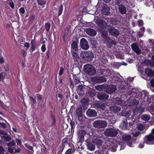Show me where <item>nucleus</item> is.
I'll return each mask as SVG.
<instances>
[{"instance_id": "nucleus-1", "label": "nucleus", "mask_w": 154, "mask_h": 154, "mask_svg": "<svg viewBox=\"0 0 154 154\" xmlns=\"http://www.w3.org/2000/svg\"><path fill=\"white\" fill-rule=\"evenodd\" d=\"M84 70L88 75H93L96 73V70L94 67L90 64H87L84 66Z\"/></svg>"}, {"instance_id": "nucleus-2", "label": "nucleus", "mask_w": 154, "mask_h": 154, "mask_svg": "<svg viewBox=\"0 0 154 154\" xmlns=\"http://www.w3.org/2000/svg\"><path fill=\"white\" fill-rule=\"evenodd\" d=\"M81 57L86 61H90L94 58V55L92 52L90 51L82 52L80 54Z\"/></svg>"}, {"instance_id": "nucleus-3", "label": "nucleus", "mask_w": 154, "mask_h": 154, "mask_svg": "<svg viewBox=\"0 0 154 154\" xmlns=\"http://www.w3.org/2000/svg\"><path fill=\"white\" fill-rule=\"evenodd\" d=\"M119 130L113 128L107 129L104 132L105 135L107 137H114L116 136Z\"/></svg>"}, {"instance_id": "nucleus-4", "label": "nucleus", "mask_w": 154, "mask_h": 154, "mask_svg": "<svg viewBox=\"0 0 154 154\" xmlns=\"http://www.w3.org/2000/svg\"><path fill=\"white\" fill-rule=\"evenodd\" d=\"M107 125L105 121L98 120L94 121L93 123V126L95 128H102L105 127Z\"/></svg>"}, {"instance_id": "nucleus-5", "label": "nucleus", "mask_w": 154, "mask_h": 154, "mask_svg": "<svg viewBox=\"0 0 154 154\" xmlns=\"http://www.w3.org/2000/svg\"><path fill=\"white\" fill-rule=\"evenodd\" d=\"M85 142L87 149L88 150L91 151L94 150L95 146L93 140H91L90 139H87L85 141Z\"/></svg>"}, {"instance_id": "nucleus-6", "label": "nucleus", "mask_w": 154, "mask_h": 154, "mask_svg": "<svg viewBox=\"0 0 154 154\" xmlns=\"http://www.w3.org/2000/svg\"><path fill=\"white\" fill-rule=\"evenodd\" d=\"M107 30L108 32L111 35L114 37H117L119 35V31L111 26H108Z\"/></svg>"}, {"instance_id": "nucleus-7", "label": "nucleus", "mask_w": 154, "mask_h": 154, "mask_svg": "<svg viewBox=\"0 0 154 154\" xmlns=\"http://www.w3.org/2000/svg\"><path fill=\"white\" fill-rule=\"evenodd\" d=\"M100 11L102 13L105 15L108 16L110 14L109 7L106 4H103L102 5L101 7Z\"/></svg>"}, {"instance_id": "nucleus-8", "label": "nucleus", "mask_w": 154, "mask_h": 154, "mask_svg": "<svg viewBox=\"0 0 154 154\" xmlns=\"http://www.w3.org/2000/svg\"><path fill=\"white\" fill-rule=\"evenodd\" d=\"M106 78L102 76H95L91 79L92 81L94 83H101L106 81Z\"/></svg>"}, {"instance_id": "nucleus-9", "label": "nucleus", "mask_w": 154, "mask_h": 154, "mask_svg": "<svg viewBox=\"0 0 154 154\" xmlns=\"http://www.w3.org/2000/svg\"><path fill=\"white\" fill-rule=\"evenodd\" d=\"M80 45L81 48L84 50H87L89 48L87 41L85 38H82L80 41Z\"/></svg>"}, {"instance_id": "nucleus-10", "label": "nucleus", "mask_w": 154, "mask_h": 154, "mask_svg": "<svg viewBox=\"0 0 154 154\" xmlns=\"http://www.w3.org/2000/svg\"><path fill=\"white\" fill-rule=\"evenodd\" d=\"M116 89V86L114 85H110L107 86L105 91L108 94H111L114 93Z\"/></svg>"}, {"instance_id": "nucleus-11", "label": "nucleus", "mask_w": 154, "mask_h": 154, "mask_svg": "<svg viewBox=\"0 0 154 154\" xmlns=\"http://www.w3.org/2000/svg\"><path fill=\"white\" fill-rule=\"evenodd\" d=\"M86 114L88 117H94L97 116V112L94 109H88L87 111Z\"/></svg>"}, {"instance_id": "nucleus-12", "label": "nucleus", "mask_w": 154, "mask_h": 154, "mask_svg": "<svg viewBox=\"0 0 154 154\" xmlns=\"http://www.w3.org/2000/svg\"><path fill=\"white\" fill-rule=\"evenodd\" d=\"M87 92L86 88L82 85H79L77 88V93L80 96L84 95Z\"/></svg>"}, {"instance_id": "nucleus-13", "label": "nucleus", "mask_w": 154, "mask_h": 154, "mask_svg": "<svg viewBox=\"0 0 154 154\" xmlns=\"http://www.w3.org/2000/svg\"><path fill=\"white\" fill-rule=\"evenodd\" d=\"M97 97L98 99L104 101L107 100L109 97V96L105 93L102 92L98 93Z\"/></svg>"}, {"instance_id": "nucleus-14", "label": "nucleus", "mask_w": 154, "mask_h": 154, "mask_svg": "<svg viewBox=\"0 0 154 154\" xmlns=\"http://www.w3.org/2000/svg\"><path fill=\"white\" fill-rule=\"evenodd\" d=\"M71 28V26L69 25L67 26L64 29V32L62 36V39L64 43H65L66 42V37L68 35V33L69 31V29Z\"/></svg>"}, {"instance_id": "nucleus-15", "label": "nucleus", "mask_w": 154, "mask_h": 154, "mask_svg": "<svg viewBox=\"0 0 154 154\" xmlns=\"http://www.w3.org/2000/svg\"><path fill=\"white\" fill-rule=\"evenodd\" d=\"M82 113V110L81 107L76 109V114L78 117L79 120L80 121H82L83 119Z\"/></svg>"}, {"instance_id": "nucleus-16", "label": "nucleus", "mask_w": 154, "mask_h": 154, "mask_svg": "<svg viewBox=\"0 0 154 154\" xmlns=\"http://www.w3.org/2000/svg\"><path fill=\"white\" fill-rule=\"evenodd\" d=\"M139 96H140L141 99L145 101L146 100H148L149 98V94L146 91H142L140 94H139Z\"/></svg>"}, {"instance_id": "nucleus-17", "label": "nucleus", "mask_w": 154, "mask_h": 154, "mask_svg": "<svg viewBox=\"0 0 154 154\" xmlns=\"http://www.w3.org/2000/svg\"><path fill=\"white\" fill-rule=\"evenodd\" d=\"M86 133V131L85 130L79 131L78 133V135L79 138V141L81 143H82L84 140V136Z\"/></svg>"}, {"instance_id": "nucleus-18", "label": "nucleus", "mask_w": 154, "mask_h": 154, "mask_svg": "<svg viewBox=\"0 0 154 154\" xmlns=\"http://www.w3.org/2000/svg\"><path fill=\"white\" fill-rule=\"evenodd\" d=\"M108 48H110L113 45H116V43L114 40L110 38H107L105 41Z\"/></svg>"}, {"instance_id": "nucleus-19", "label": "nucleus", "mask_w": 154, "mask_h": 154, "mask_svg": "<svg viewBox=\"0 0 154 154\" xmlns=\"http://www.w3.org/2000/svg\"><path fill=\"white\" fill-rule=\"evenodd\" d=\"M86 32L88 35L91 36H95L97 33V32L95 30L91 28L87 29Z\"/></svg>"}, {"instance_id": "nucleus-20", "label": "nucleus", "mask_w": 154, "mask_h": 154, "mask_svg": "<svg viewBox=\"0 0 154 154\" xmlns=\"http://www.w3.org/2000/svg\"><path fill=\"white\" fill-rule=\"evenodd\" d=\"M131 48L132 50L137 54H141V51L137 44L135 43H133L131 45Z\"/></svg>"}, {"instance_id": "nucleus-21", "label": "nucleus", "mask_w": 154, "mask_h": 154, "mask_svg": "<svg viewBox=\"0 0 154 154\" xmlns=\"http://www.w3.org/2000/svg\"><path fill=\"white\" fill-rule=\"evenodd\" d=\"M144 140L146 143L149 144L150 142L154 140V136L152 134H150L145 137Z\"/></svg>"}, {"instance_id": "nucleus-22", "label": "nucleus", "mask_w": 154, "mask_h": 154, "mask_svg": "<svg viewBox=\"0 0 154 154\" xmlns=\"http://www.w3.org/2000/svg\"><path fill=\"white\" fill-rule=\"evenodd\" d=\"M97 22L98 26L101 28L104 29L106 28V23L104 20H98Z\"/></svg>"}, {"instance_id": "nucleus-23", "label": "nucleus", "mask_w": 154, "mask_h": 154, "mask_svg": "<svg viewBox=\"0 0 154 154\" xmlns=\"http://www.w3.org/2000/svg\"><path fill=\"white\" fill-rule=\"evenodd\" d=\"M87 94L91 97H93L96 94V91L95 89L89 88L87 92Z\"/></svg>"}, {"instance_id": "nucleus-24", "label": "nucleus", "mask_w": 154, "mask_h": 154, "mask_svg": "<svg viewBox=\"0 0 154 154\" xmlns=\"http://www.w3.org/2000/svg\"><path fill=\"white\" fill-rule=\"evenodd\" d=\"M110 108L112 112L115 113L119 112L121 109L120 106L116 105L111 106L110 107Z\"/></svg>"}, {"instance_id": "nucleus-25", "label": "nucleus", "mask_w": 154, "mask_h": 154, "mask_svg": "<svg viewBox=\"0 0 154 154\" xmlns=\"http://www.w3.org/2000/svg\"><path fill=\"white\" fill-rule=\"evenodd\" d=\"M30 44L31 47L30 48V51L31 53L33 52L36 48V41L35 40H32L31 41Z\"/></svg>"}, {"instance_id": "nucleus-26", "label": "nucleus", "mask_w": 154, "mask_h": 154, "mask_svg": "<svg viewBox=\"0 0 154 154\" xmlns=\"http://www.w3.org/2000/svg\"><path fill=\"white\" fill-rule=\"evenodd\" d=\"M145 73L149 77H152L154 75L153 70L149 68H147L145 69Z\"/></svg>"}, {"instance_id": "nucleus-27", "label": "nucleus", "mask_w": 154, "mask_h": 154, "mask_svg": "<svg viewBox=\"0 0 154 154\" xmlns=\"http://www.w3.org/2000/svg\"><path fill=\"white\" fill-rule=\"evenodd\" d=\"M130 86L129 85L125 84V85H120L119 87V89L120 90H124L125 91H127L130 88Z\"/></svg>"}, {"instance_id": "nucleus-28", "label": "nucleus", "mask_w": 154, "mask_h": 154, "mask_svg": "<svg viewBox=\"0 0 154 154\" xmlns=\"http://www.w3.org/2000/svg\"><path fill=\"white\" fill-rule=\"evenodd\" d=\"M119 12L122 14H124L126 12V9L125 7L122 4L119 6Z\"/></svg>"}, {"instance_id": "nucleus-29", "label": "nucleus", "mask_w": 154, "mask_h": 154, "mask_svg": "<svg viewBox=\"0 0 154 154\" xmlns=\"http://www.w3.org/2000/svg\"><path fill=\"white\" fill-rule=\"evenodd\" d=\"M120 126L122 128V129H125L127 128L128 125L127 120L126 119H124L121 123Z\"/></svg>"}, {"instance_id": "nucleus-30", "label": "nucleus", "mask_w": 154, "mask_h": 154, "mask_svg": "<svg viewBox=\"0 0 154 154\" xmlns=\"http://www.w3.org/2000/svg\"><path fill=\"white\" fill-rule=\"evenodd\" d=\"M72 56L75 63H78L80 58L79 55L75 52H73L72 53Z\"/></svg>"}, {"instance_id": "nucleus-31", "label": "nucleus", "mask_w": 154, "mask_h": 154, "mask_svg": "<svg viewBox=\"0 0 154 154\" xmlns=\"http://www.w3.org/2000/svg\"><path fill=\"white\" fill-rule=\"evenodd\" d=\"M139 104V101L135 99H134L131 102V105L132 107H135L137 106Z\"/></svg>"}, {"instance_id": "nucleus-32", "label": "nucleus", "mask_w": 154, "mask_h": 154, "mask_svg": "<svg viewBox=\"0 0 154 154\" xmlns=\"http://www.w3.org/2000/svg\"><path fill=\"white\" fill-rule=\"evenodd\" d=\"M95 144H96L97 146H101L102 144V140L98 138H95L93 139Z\"/></svg>"}, {"instance_id": "nucleus-33", "label": "nucleus", "mask_w": 154, "mask_h": 154, "mask_svg": "<svg viewBox=\"0 0 154 154\" xmlns=\"http://www.w3.org/2000/svg\"><path fill=\"white\" fill-rule=\"evenodd\" d=\"M71 46L74 51H76L77 50L78 48L77 43L76 42L73 41Z\"/></svg>"}, {"instance_id": "nucleus-34", "label": "nucleus", "mask_w": 154, "mask_h": 154, "mask_svg": "<svg viewBox=\"0 0 154 154\" xmlns=\"http://www.w3.org/2000/svg\"><path fill=\"white\" fill-rule=\"evenodd\" d=\"M51 27V25L50 23L48 22L47 23H45V29L46 32H48L50 30Z\"/></svg>"}, {"instance_id": "nucleus-35", "label": "nucleus", "mask_w": 154, "mask_h": 154, "mask_svg": "<svg viewBox=\"0 0 154 154\" xmlns=\"http://www.w3.org/2000/svg\"><path fill=\"white\" fill-rule=\"evenodd\" d=\"M63 11V6L62 4L59 6L58 8V17L60 16L62 14Z\"/></svg>"}, {"instance_id": "nucleus-36", "label": "nucleus", "mask_w": 154, "mask_h": 154, "mask_svg": "<svg viewBox=\"0 0 154 154\" xmlns=\"http://www.w3.org/2000/svg\"><path fill=\"white\" fill-rule=\"evenodd\" d=\"M141 119L145 121H148L150 119V117L148 115L145 114L142 115L141 117Z\"/></svg>"}, {"instance_id": "nucleus-37", "label": "nucleus", "mask_w": 154, "mask_h": 154, "mask_svg": "<svg viewBox=\"0 0 154 154\" xmlns=\"http://www.w3.org/2000/svg\"><path fill=\"white\" fill-rule=\"evenodd\" d=\"M131 136L130 135L123 136L122 137V140L126 141H129L131 139Z\"/></svg>"}, {"instance_id": "nucleus-38", "label": "nucleus", "mask_w": 154, "mask_h": 154, "mask_svg": "<svg viewBox=\"0 0 154 154\" xmlns=\"http://www.w3.org/2000/svg\"><path fill=\"white\" fill-rule=\"evenodd\" d=\"M91 42L92 45L93 46L92 47H93L94 48H95L97 47V42L94 39H92L91 40Z\"/></svg>"}, {"instance_id": "nucleus-39", "label": "nucleus", "mask_w": 154, "mask_h": 154, "mask_svg": "<svg viewBox=\"0 0 154 154\" xmlns=\"http://www.w3.org/2000/svg\"><path fill=\"white\" fill-rule=\"evenodd\" d=\"M51 118L53 120V122H52V125H55L56 122V119L55 116L51 113Z\"/></svg>"}, {"instance_id": "nucleus-40", "label": "nucleus", "mask_w": 154, "mask_h": 154, "mask_svg": "<svg viewBox=\"0 0 154 154\" xmlns=\"http://www.w3.org/2000/svg\"><path fill=\"white\" fill-rule=\"evenodd\" d=\"M73 79H74V82L75 85L80 82V79L78 78L75 75L73 76Z\"/></svg>"}, {"instance_id": "nucleus-41", "label": "nucleus", "mask_w": 154, "mask_h": 154, "mask_svg": "<svg viewBox=\"0 0 154 154\" xmlns=\"http://www.w3.org/2000/svg\"><path fill=\"white\" fill-rule=\"evenodd\" d=\"M101 35L102 37L104 39L105 41L107 39V38H109L107 36V32H103L101 33Z\"/></svg>"}, {"instance_id": "nucleus-42", "label": "nucleus", "mask_w": 154, "mask_h": 154, "mask_svg": "<svg viewBox=\"0 0 154 154\" xmlns=\"http://www.w3.org/2000/svg\"><path fill=\"white\" fill-rule=\"evenodd\" d=\"M70 124L71 127V131H72V130H74L75 125V122L74 121H73L72 120L71 121Z\"/></svg>"}, {"instance_id": "nucleus-43", "label": "nucleus", "mask_w": 154, "mask_h": 154, "mask_svg": "<svg viewBox=\"0 0 154 154\" xmlns=\"http://www.w3.org/2000/svg\"><path fill=\"white\" fill-rule=\"evenodd\" d=\"M123 100L121 99L120 98L118 99L115 100V103L116 104L118 105H122Z\"/></svg>"}, {"instance_id": "nucleus-44", "label": "nucleus", "mask_w": 154, "mask_h": 154, "mask_svg": "<svg viewBox=\"0 0 154 154\" xmlns=\"http://www.w3.org/2000/svg\"><path fill=\"white\" fill-rule=\"evenodd\" d=\"M37 1L38 4L41 6H43L46 3L45 1L44 0H37Z\"/></svg>"}, {"instance_id": "nucleus-45", "label": "nucleus", "mask_w": 154, "mask_h": 154, "mask_svg": "<svg viewBox=\"0 0 154 154\" xmlns=\"http://www.w3.org/2000/svg\"><path fill=\"white\" fill-rule=\"evenodd\" d=\"M9 3L8 4L9 5L11 8L13 9H14V4L12 0L9 1Z\"/></svg>"}, {"instance_id": "nucleus-46", "label": "nucleus", "mask_w": 154, "mask_h": 154, "mask_svg": "<svg viewBox=\"0 0 154 154\" xmlns=\"http://www.w3.org/2000/svg\"><path fill=\"white\" fill-rule=\"evenodd\" d=\"M95 88L97 90L101 91L102 90L103 88V85H101L96 86H95Z\"/></svg>"}, {"instance_id": "nucleus-47", "label": "nucleus", "mask_w": 154, "mask_h": 154, "mask_svg": "<svg viewBox=\"0 0 154 154\" xmlns=\"http://www.w3.org/2000/svg\"><path fill=\"white\" fill-rule=\"evenodd\" d=\"M35 17L33 15H30L29 17V23L32 24L34 21Z\"/></svg>"}, {"instance_id": "nucleus-48", "label": "nucleus", "mask_w": 154, "mask_h": 154, "mask_svg": "<svg viewBox=\"0 0 154 154\" xmlns=\"http://www.w3.org/2000/svg\"><path fill=\"white\" fill-rule=\"evenodd\" d=\"M15 144L16 143L15 141L13 140L8 143V146L9 147H12L14 146Z\"/></svg>"}, {"instance_id": "nucleus-49", "label": "nucleus", "mask_w": 154, "mask_h": 154, "mask_svg": "<svg viewBox=\"0 0 154 154\" xmlns=\"http://www.w3.org/2000/svg\"><path fill=\"white\" fill-rule=\"evenodd\" d=\"M70 87L72 89H73L74 86V83L71 78H70Z\"/></svg>"}, {"instance_id": "nucleus-50", "label": "nucleus", "mask_w": 154, "mask_h": 154, "mask_svg": "<svg viewBox=\"0 0 154 154\" xmlns=\"http://www.w3.org/2000/svg\"><path fill=\"white\" fill-rule=\"evenodd\" d=\"M24 145L28 149H29L30 150H32L33 151V152H34V150L33 149V147L32 146H30L27 143H25L24 144Z\"/></svg>"}, {"instance_id": "nucleus-51", "label": "nucleus", "mask_w": 154, "mask_h": 154, "mask_svg": "<svg viewBox=\"0 0 154 154\" xmlns=\"http://www.w3.org/2000/svg\"><path fill=\"white\" fill-rule=\"evenodd\" d=\"M88 102V100L87 99L84 98L81 100V102L84 105H85Z\"/></svg>"}, {"instance_id": "nucleus-52", "label": "nucleus", "mask_w": 154, "mask_h": 154, "mask_svg": "<svg viewBox=\"0 0 154 154\" xmlns=\"http://www.w3.org/2000/svg\"><path fill=\"white\" fill-rule=\"evenodd\" d=\"M7 75L6 73L5 72H2L0 73V77L2 79L5 78Z\"/></svg>"}, {"instance_id": "nucleus-53", "label": "nucleus", "mask_w": 154, "mask_h": 154, "mask_svg": "<svg viewBox=\"0 0 154 154\" xmlns=\"http://www.w3.org/2000/svg\"><path fill=\"white\" fill-rule=\"evenodd\" d=\"M29 97L32 104H35L36 103V100L32 96H29Z\"/></svg>"}, {"instance_id": "nucleus-54", "label": "nucleus", "mask_w": 154, "mask_h": 154, "mask_svg": "<svg viewBox=\"0 0 154 154\" xmlns=\"http://www.w3.org/2000/svg\"><path fill=\"white\" fill-rule=\"evenodd\" d=\"M138 26L139 27L142 26L143 25V21L142 20H139L137 21Z\"/></svg>"}, {"instance_id": "nucleus-55", "label": "nucleus", "mask_w": 154, "mask_h": 154, "mask_svg": "<svg viewBox=\"0 0 154 154\" xmlns=\"http://www.w3.org/2000/svg\"><path fill=\"white\" fill-rule=\"evenodd\" d=\"M19 11L20 13L22 14H23L25 12V10L23 7L20 8L19 9Z\"/></svg>"}, {"instance_id": "nucleus-56", "label": "nucleus", "mask_w": 154, "mask_h": 154, "mask_svg": "<svg viewBox=\"0 0 154 154\" xmlns=\"http://www.w3.org/2000/svg\"><path fill=\"white\" fill-rule=\"evenodd\" d=\"M0 127L5 129L6 127V125L4 123L0 122Z\"/></svg>"}, {"instance_id": "nucleus-57", "label": "nucleus", "mask_w": 154, "mask_h": 154, "mask_svg": "<svg viewBox=\"0 0 154 154\" xmlns=\"http://www.w3.org/2000/svg\"><path fill=\"white\" fill-rule=\"evenodd\" d=\"M46 45L45 44H43L41 47V50L43 52H45L46 50Z\"/></svg>"}, {"instance_id": "nucleus-58", "label": "nucleus", "mask_w": 154, "mask_h": 154, "mask_svg": "<svg viewBox=\"0 0 154 154\" xmlns=\"http://www.w3.org/2000/svg\"><path fill=\"white\" fill-rule=\"evenodd\" d=\"M5 149L2 146H0V154H4L5 153Z\"/></svg>"}, {"instance_id": "nucleus-59", "label": "nucleus", "mask_w": 154, "mask_h": 154, "mask_svg": "<svg viewBox=\"0 0 154 154\" xmlns=\"http://www.w3.org/2000/svg\"><path fill=\"white\" fill-rule=\"evenodd\" d=\"M37 100H42V95L40 94H36Z\"/></svg>"}, {"instance_id": "nucleus-60", "label": "nucleus", "mask_w": 154, "mask_h": 154, "mask_svg": "<svg viewBox=\"0 0 154 154\" xmlns=\"http://www.w3.org/2000/svg\"><path fill=\"white\" fill-rule=\"evenodd\" d=\"M16 141L17 145H20L22 143V142L20 140L16 138Z\"/></svg>"}, {"instance_id": "nucleus-61", "label": "nucleus", "mask_w": 154, "mask_h": 154, "mask_svg": "<svg viewBox=\"0 0 154 154\" xmlns=\"http://www.w3.org/2000/svg\"><path fill=\"white\" fill-rule=\"evenodd\" d=\"M63 70H64L63 68L62 67H61L60 68V70L59 72V75H60V76L63 74Z\"/></svg>"}, {"instance_id": "nucleus-62", "label": "nucleus", "mask_w": 154, "mask_h": 154, "mask_svg": "<svg viewBox=\"0 0 154 154\" xmlns=\"http://www.w3.org/2000/svg\"><path fill=\"white\" fill-rule=\"evenodd\" d=\"M72 151V149L70 148L68 149L66 151V152L65 154H72L71 152Z\"/></svg>"}, {"instance_id": "nucleus-63", "label": "nucleus", "mask_w": 154, "mask_h": 154, "mask_svg": "<svg viewBox=\"0 0 154 154\" xmlns=\"http://www.w3.org/2000/svg\"><path fill=\"white\" fill-rule=\"evenodd\" d=\"M46 55L47 56V59H49L50 58V51L49 50L46 51Z\"/></svg>"}, {"instance_id": "nucleus-64", "label": "nucleus", "mask_w": 154, "mask_h": 154, "mask_svg": "<svg viewBox=\"0 0 154 154\" xmlns=\"http://www.w3.org/2000/svg\"><path fill=\"white\" fill-rule=\"evenodd\" d=\"M115 66L116 67H119L122 64L119 62H116L114 64Z\"/></svg>"}]
</instances>
